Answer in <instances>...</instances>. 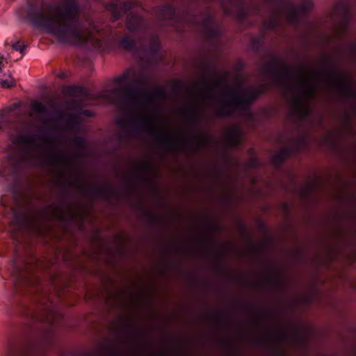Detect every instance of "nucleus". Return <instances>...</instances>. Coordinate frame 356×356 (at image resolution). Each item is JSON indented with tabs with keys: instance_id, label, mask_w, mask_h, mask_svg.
I'll list each match as a JSON object with an SVG mask.
<instances>
[{
	"instance_id": "de8ad7c7",
	"label": "nucleus",
	"mask_w": 356,
	"mask_h": 356,
	"mask_svg": "<svg viewBox=\"0 0 356 356\" xmlns=\"http://www.w3.org/2000/svg\"><path fill=\"white\" fill-rule=\"evenodd\" d=\"M117 124L122 127H126V122L124 119L122 118L118 120Z\"/></svg>"
},
{
	"instance_id": "473e14b6",
	"label": "nucleus",
	"mask_w": 356,
	"mask_h": 356,
	"mask_svg": "<svg viewBox=\"0 0 356 356\" xmlns=\"http://www.w3.org/2000/svg\"><path fill=\"white\" fill-rule=\"evenodd\" d=\"M135 71L132 70H127L124 74L117 78L116 81L119 83H127L131 76H135Z\"/></svg>"
},
{
	"instance_id": "680f3d73",
	"label": "nucleus",
	"mask_w": 356,
	"mask_h": 356,
	"mask_svg": "<svg viewBox=\"0 0 356 356\" xmlns=\"http://www.w3.org/2000/svg\"><path fill=\"white\" fill-rule=\"evenodd\" d=\"M4 175H3V171H0V177H3Z\"/></svg>"
},
{
	"instance_id": "bb28decb",
	"label": "nucleus",
	"mask_w": 356,
	"mask_h": 356,
	"mask_svg": "<svg viewBox=\"0 0 356 356\" xmlns=\"http://www.w3.org/2000/svg\"><path fill=\"white\" fill-rule=\"evenodd\" d=\"M33 111L40 115H47L48 109L45 104L40 102H34L31 104Z\"/></svg>"
},
{
	"instance_id": "6e6d98bb",
	"label": "nucleus",
	"mask_w": 356,
	"mask_h": 356,
	"mask_svg": "<svg viewBox=\"0 0 356 356\" xmlns=\"http://www.w3.org/2000/svg\"><path fill=\"white\" fill-rule=\"evenodd\" d=\"M298 70H299L300 73L301 74V75H305V70H304L303 68L300 67V68L298 69Z\"/></svg>"
},
{
	"instance_id": "20e7f679",
	"label": "nucleus",
	"mask_w": 356,
	"mask_h": 356,
	"mask_svg": "<svg viewBox=\"0 0 356 356\" xmlns=\"http://www.w3.org/2000/svg\"><path fill=\"white\" fill-rule=\"evenodd\" d=\"M202 84L207 90L210 92H213L216 88L226 86L229 89V92L227 94L230 96L229 104L235 109L243 111H250L252 105L259 97V93L256 92L254 88L246 90L243 94H240L238 88H232L228 84L227 74L220 76L214 84H211L208 79H204Z\"/></svg>"
},
{
	"instance_id": "72a5a7b5",
	"label": "nucleus",
	"mask_w": 356,
	"mask_h": 356,
	"mask_svg": "<svg viewBox=\"0 0 356 356\" xmlns=\"http://www.w3.org/2000/svg\"><path fill=\"white\" fill-rule=\"evenodd\" d=\"M68 122L71 126L72 130L79 131L80 130V122L79 121L77 116L72 115L68 118Z\"/></svg>"
},
{
	"instance_id": "49530a36",
	"label": "nucleus",
	"mask_w": 356,
	"mask_h": 356,
	"mask_svg": "<svg viewBox=\"0 0 356 356\" xmlns=\"http://www.w3.org/2000/svg\"><path fill=\"white\" fill-rule=\"evenodd\" d=\"M200 243L205 247H208L211 244V241L207 238H202Z\"/></svg>"
},
{
	"instance_id": "c03bdc74",
	"label": "nucleus",
	"mask_w": 356,
	"mask_h": 356,
	"mask_svg": "<svg viewBox=\"0 0 356 356\" xmlns=\"http://www.w3.org/2000/svg\"><path fill=\"white\" fill-rule=\"evenodd\" d=\"M183 90V84L181 81H177L174 86V90L178 93Z\"/></svg>"
},
{
	"instance_id": "2f4dec72",
	"label": "nucleus",
	"mask_w": 356,
	"mask_h": 356,
	"mask_svg": "<svg viewBox=\"0 0 356 356\" xmlns=\"http://www.w3.org/2000/svg\"><path fill=\"white\" fill-rule=\"evenodd\" d=\"M295 105L298 109L301 110L302 115L304 117H308L310 115V111L303 106V99L302 97L299 95L296 97L295 99Z\"/></svg>"
},
{
	"instance_id": "c9c22d12",
	"label": "nucleus",
	"mask_w": 356,
	"mask_h": 356,
	"mask_svg": "<svg viewBox=\"0 0 356 356\" xmlns=\"http://www.w3.org/2000/svg\"><path fill=\"white\" fill-rule=\"evenodd\" d=\"M254 90L259 93V97L263 95L266 94L270 89L268 84H260L257 88H254Z\"/></svg>"
},
{
	"instance_id": "2eb2a0df",
	"label": "nucleus",
	"mask_w": 356,
	"mask_h": 356,
	"mask_svg": "<svg viewBox=\"0 0 356 356\" xmlns=\"http://www.w3.org/2000/svg\"><path fill=\"white\" fill-rule=\"evenodd\" d=\"M214 16L208 13L202 21V25L207 36L211 39H215L220 35V30L214 26Z\"/></svg>"
},
{
	"instance_id": "8fccbe9b",
	"label": "nucleus",
	"mask_w": 356,
	"mask_h": 356,
	"mask_svg": "<svg viewBox=\"0 0 356 356\" xmlns=\"http://www.w3.org/2000/svg\"><path fill=\"white\" fill-rule=\"evenodd\" d=\"M4 59H5V58L3 57V56H2L0 54V72L1 71V67L3 65V60H4Z\"/></svg>"
},
{
	"instance_id": "f257e3e1",
	"label": "nucleus",
	"mask_w": 356,
	"mask_h": 356,
	"mask_svg": "<svg viewBox=\"0 0 356 356\" xmlns=\"http://www.w3.org/2000/svg\"><path fill=\"white\" fill-rule=\"evenodd\" d=\"M64 8L44 0H28L18 11L19 15L37 28L45 30L63 44L84 45L102 30L90 22L88 26L80 17L77 0H63Z\"/></svg>"
},
{
	"instance_id": "603ef678",
	"label": "nucleus",
	"mask_w": 356,
	"mask_h": 356,
	"mask_svg": "<svg viewBox=\"0 0 356 356\" xmlns=\"http://www.w3.org/2000/svg\"><path fill=\"white\" fill-rule=\"evenodd\" d=\"M109 354L111 356H115L118 355V351L115 350L111 349V350H109Z\"/></svg>"
},
{
	"instance_id": "a19ab883",
	"label": "nucleus",
	"mask_w": 356,
	"mask_h": 356,
	"mask_svg": "<svg viewBox=\"0 0 356 356\" xmlns=\"http://www.w3.org/2000/svg\"><path fill=\"white\" fill-rule=\"evenodd\" d=\"M51 159L55 162H58L65 160V156L60 153H54L51 155Z\"/></svg>"
},
{
	"instance_id": "09e8293b",
	"label": "nucleus",
	"mask_w": 356,
	"mask_h": 356,
	"mask_svg": "<svg viewBox=\"0 0 356 356\" xmlns=\"http://www.w3.org/2000/svg\"><path fill=\"white\" fill-rule=\"evenodd\" d=\"M212 228L216 232H220L221 229L220 226L218 224H213Z\"/></svg>"
},
{
	"instance_id": "39448f33",
	"label": "nucleus",
	"mask_w": 356,
	"mask_h": 356,
	"mask_svg": "<svg viewBox=\"0 0 356 356\" xmlns=\"http://www.w3.org/2000/svg\"><path fill=\"white\" fill-rule=\"evenodd\" d=\"M261 70L263 74L271 77L274 83L284 88L287 87L288 83L298 81L293 69L275 55L271 56V61L265 64Z\"/></svg>"
},
{
	"instance_id": "13d9d810",
	"label": "nucleus",
	"mask_w": 356,
	"mask_h": 356,
	"mask_svg": "<svg viewBox=\"0 0 356 356\" xmlns=\"http://www.w3.org/2000/svg\"><path fill=\"white\" fill-rule=\"evenodd\" d=\"M208 71H209V72H213V74H215L216 75L217 74V73H216L215 71L211 70L210 68H208Z\"/></svg>"
},
{
	"instance_id": "c756f323",
	"label": "nucleus",
	"mask_w": 356,
	"mask_h": 356,
	"mask_svg": "<svg viewBox=\"0 0 356 356\" xmlns=\"http://www.w3.org/2000/svg\"><path fill=\"white\" fill-rule=\"evenodd\" d=\"M12 122L11 120L5 117L4 113H0V131H10Z\"/></svg>"
},
{
	"instance_id": "bf43d9fd",
	"label": "nucleus",
	"mask_w": 356,
	"mask_h": 356,
	"mask_svg": "<svg viewBox=\"0 0 356 356\" xmlns=\"http://www.w3.org/2000/svg\"><path fill=\"white\" fill-rule=\"evenodd\" d=\"M217 268H218V270H220V271L222 270V267L221 266H217Z\"/></svg>"
},
{
	"instance_id": "dca6fc26",
	"label": "nucleus",
	"mask_w": 356,
	"mask_h": 356,
	"mask_svg": "<svg viewBox=\"0 0 356 356\" xmlns=\"http://www.w3.org/2000/svg\"><path fill=\"white\" fill-rule=\"evenodd\" d=\"M113 40L120 48L127 51H134L137 49L135 39L128 35L120 37L118 34H114Z\"/></svg>"
},
{
	"instance_id": "9d476101",
	"label": "nucleus",
	"mask_w": 356,
	"mask_h": 356,
	"mask_svg": "<svg viewBox=\"0 0 356 356\" xmlns=\"http://www.w3.org/2000/svg\"><path fill=\"white\" fill-rule=\"evenodd\" d=\"M137 6H139V3L135 0H113L106 4V9L111 13L113 22H116Z\"/></svg>"
},
{
	"instance_id": "e2e57ef3",
	"label": "nucleus",
	"mask_w": 356,
	"mask_h": 356,
	"mask_svg": "<svg viewBox=\"0 0 356 356\" xmlns=\"http://www.w3.org/2000/svg\"><path fill=\"white\" fill-rule=\"evenodd\" d=\"M234 356H239V355H234Z\"/></svg>"
},
{
	"instance_id": "393cba45",
	"label": "nucleus",
	"mask_w": 356,
	"mask_h": 356,
	"mask_svg": "<svg viewBox=\"0 0 356 356\" xmlns=\"http://www.w3.org/2000/svg\"><path fill=\"white\" fill-rule=\"evenodd\" d=\"M73 142L79 152H84L88 148L86 140L81 136H76L73 138Z\"/></svg>"
},
{
	"instance_id": "ddd939ff",
	"label": "nucleus",
	"mask_w": 356,
	"mask_h": 356,
	"mask_svg": "<svg viewBox=\"0 0 356 356\" xmlns=\"http://www.w3.org/2000/svg\"><path fill=\"white\" fill-rule=\"evenodd\" d=\"M125 25L130 33L138 32L145 26L144 18L139 15L131 13L126 17Z\"/></svg>"
},
{
	"instance_id": "864d4df0",
	"label": "nucleus",
	"mask_w": 356,
	"mask_h": 356,
	"mask_svg": "<svg viewBox=\"0 0 356 356\" xmlns=\"http://www.w3.org/2000/svg\"><path fill=\"white\" fill-rule=\"evenodd\" d=\"M60 79H65L67 77V74L65 72H62L58 76Z\"/></svg>"
},
{
	"instance_id": "f704fd0d",
	"label": "nucleus",
	"mask_w": 356,
	"mask_h": 356,
	"mask_svg": "<svg viewBox=\"0 0 356 356\" xmlns=\"http://www.w3.org/2000/svg\"><path fill=\"white\" fill-rule=\"evenodd\" d=\"M300 86L307 89L309 95H314L316 93V88L313 83L309 81H300Z\"/></svg>"
},
{
	"instance_id": "4be33fe9",
	"label": "nucleus",
	"mask_w": 356,
	"mask_h": 356,
	"mask_svg": "<svg viewBox=\"0 0 356 356\" xmlns=\"http://www.w3.org/2000/svg\"><path fill=\"white\" fill-rule=\"evenodd\" d=\"M65 92L70 96L74 97H82L86 96L87 92L83 87L77 85H72L66 86L65 88Z\"/></svg>"
},
{
	"instance_id": "c85d7f7f",
	"label": "nucleus",
	"mask_w": 356,
	"mask_h": 356,
	"mask_svg": "<svg viewBox=\"0 0 356 356\" xmlns=\"http://www.w3.org/2000/svg\"><path fill=\"white\" fill-rule=\"evenodd\" d=\"M152 97L157 99H164L167 97V92L164 88L158 86L155 88L153 92H149V95H147V97L148 98Z\"/></svg>"
},
{
	"instance_id": "6ab92c4d",
	"label": "nucleus",
	"mask_w": 356,
	"mask_h": 356,
	"mask_svg": "<svg viewBox=\"0 0 356 356\" xmlns=\"http://www.w3.org/2000/svg\"><path fill=\"white\" fill-rule=\"evenodd\" d=\"M185 113L188 115L191 123L194 127H198L202 124V118L200 111L193 106H190L185 109Z\"/></svg>"
},
{
	"instance_id": "58836bf2",
	"label": "nucleus",
	"mask_w": 356,
	"mask_h": 356,
	"mask_svg": "<svg viewBox=\"0 0 356 356\" xmlns=\"http://www.w3.org/2000/svg\"><path fill=\"white\" fill-rule=\"evenodd\" d=\"M247 165L250 168H258L260 167V162L256 157H252Z\"/></svg>"
},
{
	"instance_id": "aec40b11",
	"label": "nucleus",
	"mask_w": 356,
	"mask_h": 356,
	"mask_svg": "<svg viewBox=\"0 0 356 356\" xmlns=\"http://www.w3.org/2000/svg\"><path fill=\"white\" fill-rule=\"evenodd\" d=\"M303 15L295 6H289L288 8L286 19L289 24L292 25H298L300 23V17Z\"/></svg>"
},
{
	"instance_id": "b1692460",
	"label": "nucleus",
	"mask_w": 356,
	"mask_h": 356,
	"mask_svg": "<svg viewBox=\"0 0 356 356\" xmlns=\"http://www.w3.org/2000/svg\"><path fill=\"white\" fill-rule=\"evenodd\" d=\"M23 216L16 211L13 212V217L10 221V225L13 229V232L18 231L23 225Z\"/></svg>"
},
{
	"instance_id": "1a4fd4ad",
	"label": "nucleus",
	"mask_w": 356,
	"mask_h": 356,
	"mask_svg": "<svg viewBox=\"0 0 356 356\" xmlns=\"http://www.w3.org/2000/svg\"><path fill=\"white\" fill-rule=\"evenodd\" d=\"M355 1L352 0H337L334 7V14L341 24V31L346 32L353 18Z\"/></svg>"
},
{
	"instance_id": "cd10ccee",
	"label": "nucleus",
	"mask_w": 356,
	"mask_h": 356,
	"mask_svg": "<svg viewBox=\"0 0 356 356\" xmlns=\"http://www.w3.org/2000/svg\"><path fill=\"white\" fill-rule=\"evenodd\" d=\"M303 15H307L313 8V3L311 0H303L300 5L296 7Z\"/></svg>"
},
{
	"instance_id": "6e6552de",
	"label": "nucleus",
	"mask_w": 356,
	"mask_h": 356,
	"mask_svg": "<svg viewBox=\"0 0 356 356\" xmlns=\"http://www.w3.org/2000/svg\"><path fill=\"white\" fill-rule=\"evenodd\" d=\"M229 4L234 7L235 15L240 23H243L250 15L252 8L257 14L260 12V6L257 3H253L252 8H248L244 5V0H220V5L223 12L227 15H230L232 12L229 8Z\"/></svg>"
},
{
	"instance_id": "79ce46f5",
	"label": "nucleus",
	"mask_w": 356,
	"mask_h": 356,
	"mask_svg": "<svg viewBox=\"0 0 356 356\" xmlns=\"http://www.w3.org/2000/svg\"><path fill=\"white\" fill-rule=\"evenodd\" d=\"M138 169L142 172H147L150 169V165L147 163H143L138 165Z\"/></svg>"
},
{
	"instance_id": "412c9836",
	"label": "nucleus",
	"mask_w": 356,
	"mask_h": 356,
	"mask_svg": "<svg viewBox=\"0 0 356 356\" xmlns=\"http://www.w3.org/2000/svg\"><path fill=\"white\" fill-rule=\"evenodd\" d=\"M161 45L159 38L157 35L152 34L149 38L148 50L152 56H157L161 50Z\"/></svg>"
},
{
	"instance_id": "ea45409f",
	"label": "nucleus",
	"mask_w": 356,
	"mask_h": 356,
	"mask_svg": "<svg viewBox=\"0 0 356 356\" xmlns=\"http://www.w3.org/2000/svg\"><path fill=\"white\" fill-rule=\"evenodd\" d=\"M251 44L255 51H259L262 44L261 40L256 38L251 40Z\"/></svg>"
},
{
	"instance_id": "a211bd4d",
	"label": "nucleus",
	"mask_w": 356,
	"mask_h": 356,
	"mask_svg": "<svg viewBox=\"0 0 356 356\" xmlns=\"http://www.w3.org/2000/svg\"><path fill=\"white\" fill-rule=\"evenodd\" d=\"M15 143L21 146L26 154H30L35 145V140L29 135H19L15 139Z\"/></svg>"
},
{
	"instance_id": "f03ea898",
	"label": "nucleus",
	"mask_w": 356,
	"mask_h": 356,
	"mask_svg": "<svg viewBox=\"0 0 356 356\" xmlns=\"http://www.w3.org/2000/svg\"><path fill=\"white\" fill-rule=\"evenodd\" d=\"M147 81L148 78L143 76L142 79H134L133 85L120 89H114L113 92L118 97L116 105L124 107L129 113L127 116L133 121L131 129L134 131L146 133L152 136L157 143L166 149H179L185 147L188 140L181 141L172 138L162 131L155 121L145 116L130 113L134 108L138 107L140 104L139 95H143L147 97L149 95V91L144 88Z\"/></svg>"
},
{
	"instance_id": "7c9ffc66",
	"label": "nucleus",
	"mask_w": 356,
	"mask_h": 356,
	"mask_svg": "<svg viewBox=\"0 0 356 356\" xmlns=\"http://www.w3.org/2000/svg\"><path fill=\"white\" fill-rule=\"evenodd\" d=\"M145 214L148 221L154 225H161L164 222V219L161 216L147 211Z\"/></svg>"
},
{
	"instance_id": "9b49d317",
	"label": "nucleus",
	"mask_w": 356,
	"mask_h": 356,
	"mask_svg": "<svg viewBox=\"0 0 356 356\" xmlns=\"http://www.w3.org/2000/svg\"><path fill=\"white\" fill-rule=\"evenodd\" d=\"M69 184L76 185L80 190L84 192L88 196L92 197L101 198L105 200H110L112 197L115 196L118 192L114 190L111 186L107 184L105 186H95V187H83L82 186L78 179L74 180L73 182H70Z\"/></svg>"
},
{
	"instance_id": "052dcab7",
	"label": "nucleus",
	"mask_w": 356,
	"mask_h": 356,
	"mask_svg": "<svg viewBox=\"0 0 356 356\" xmlns=\"http://www.w3.org/2000/svg\"><path fill=\"white\" fill-rule=\"evenodd\" d=\"M85 114H86V115H88V116H90V115H90V111H86Z\"/></svg>"
},
{
	"instance_id": "7ed1b4c3",
	"label": "nucleus",
	"mask_w": 356,
	"mask_h": 356,
	"mask_svg": "<svg viewBox=\"0 0 356 356\" xmlns=\"http://www.w3.org/2000/svg\"><path fill=\"white\" fill-rule=\"evenodd\" d=\"M10 280L5 287L8 290V299L4 303V309L8 314H19L26 318L40 321L39 316L21 298L29 294L32 280L24 269L15 260L10 263Z\"/></svg>"
},
{
	"instance_id": "4468645a",
	"label": "nucleus",
	"mask_w": 356,
	"mask_h": 356,
	"mask_svg": "<svg viewBox=\"0 0 356 356\" xmlns=\"http://www.w3.org/2000/svg\"><path fill=\"white\" fill-rule=\"evenodd\" d=\"M296 151H298L297 147L291 146L282 148L280 152L273 155L272 162L273 165L277 168H280Z\"/></svg>"
},
{
	"instance_id": "e433bc0d",
	"label": "nucleus",
	"mask_w": 356,
	"mask_h": 356,
	"mask_svg": "<svg viewBox=\"0 0 356 356\" xmlns=\"http://www.w3.org/2000/svg\"><path fill=\"white\" fill-rule=\"evenodd\" d=\"M267 337L269 340L278 342L282 341L284 338V336L282 334L271 332L268 334Z\"/></svg>"
},
{
	"instance_id": "f8f14e48",
	"label": "nucleus",
	"mask_w": 356,
	"mask_h": 356,
	"mask_svg": "<svg viewBox=\"0 0 356 356\" xmlns=\"http://www.w3.org/2000/svg\"><path fill=\"white\" fill-rule=\"evenodd\" d=\"M281 1L282 0H266V2L272 7V14L264 22L265 26L269 30L276 31L280 25Z\"/></svg>"
},
{
	"instance_id": "4d7b16f0",
	"label": "nucleus",
	"mask_w": 356,
	"mask_h": 356,
	"mask_svg": "<svg viewBox=\"0 0 356 356\" xmlns=\"http://www.w3.org/2000/svg\"><path fill=\"white\" fill-rule=\"evenodd\" d=\"M264 341L263 340H258V341H257V345H258V346L263 345V344H264Z\"/></svg>"
},
{
	"instance_id": "37998d69",
	"label": "nucleus",
	"mask_w": 356,
	"mask_h": 356,
	"mask_svg": "<svg viewBox=\"0 0 356 356\" xmlns=\"http://www.w3.org/2000/svg\"><path fill=\"white\" fill-rule=\"evenodd\" d=\"M13 85H14L13 81L9 80V79L3 80V81H2V83H1L2 87L6 88H10Z\"/></svg>"
},
{
	"instance_id": "3c124183",
	"label": "nucleus",
	"mask_w": 356,
	"mask_h": 356,
	"mask_svg": "<svg viewBox=\"0 0 356 356\" xmlns=\"http://www.w3.org/2000/svg\"><path fill=\"white\" fill-rule=\"evenodd\" d=\"M215 254H216V257L218 258V259H221L224 256V254L222 252H218V251H216Z\"/></svg>"
},
{
	"instance_id": "5fc2aeb1",
	"label": "nucleus",
	"mask_w": 356,
	"mask_h": 356,
	"mask_svg": "<svg viewBox=\"0 0 356 356\" xmlns=\"http://www.w3.org/2000/svg\"><path fill=\"white\" fill-rule=\"evenodd\" d=\"M216 318L219 321H224L222 316L219 314L216 315Z\"/></svg>"
},
{
	"instance_id": "a878e982",
	"label": "nucleus",
	"mask_w": 356,
	"mask_h": 356,
	"mask_svg": "<svg viewBox=\"0 0 356 356\" xmlns=\"http://www.w3.org/2000/svg\"><path fill=\"white\" fill-rule=\"evenodd\" d=\"M228 138L232 146H237L240 143L239 130L237 127L231 130L228 134Z\"/></svg>"
},
{
	"instance_id": "a18cd8bd",
	"label": "nucleus",
	"mask_w": 356,
	"mask_h": 356,
	"mask_svg": "<svg viewBox=\"0 0 356 356\" xmlns=\"http://www.w3.org/2000/svg\"><path fill=\"white\" fill-rule=\"evenodd\" d=\"M194 141L200 146H202L204 143V140L202 136H195Z\"/></svg>"
},
{
	"instance_id": "5701e85b",
	"label": "nucleus",
	"mask_w": 356,
	"mask_h": 356,
	"mask_svg": "<svg viewBox=\"0 0 356 356\" xmlns=\"http://www.w3.org/2000/svg\"><path fill=\"white\" fill-rule=\"evenodd\" d=\"M217 116L222 118L229 117L232 114V110L228 106V102L222 101L217 111Z\"/></svg>"
},
{
	"instance_id": "423d86ee",
	"label": "nucleus",
	"mask_w": 356,
	"mask_h": 356,
	"mask_svg": "<svg viewBox=\"0 0 356 356\" xmlns=\"http://www.w3.org/2000/svg\"><path fill=\"white\" fill-rule=\"evenodd\" d=\"M324 65L325 66L324 70L314 72L313 75L316 78H325L329 80L346 97H355V92L352 90L346 81L341 79L338 71L332 67V60L330 56H325L324 57Z\"/></svg>"
},
{
	"instance_id": "f3484780",
	"label": "nucleus",
	"mask_w": 356,
	"mask_h": 356,
	"mask_svg": "<svg viewBox=\"0 0 356 356\" xmlns=\"http://www.w3.org/2000/svg\"><path fill=\"white\" fill-rule=\"evenodd\" d=\"M159 15L163 21H173L176 17V9L171 3H165L158 7Z\"/></svg>"
},
{
	"instance_id": "0eeeda50",
	"label": "nucleus",
	"mask_w": 356,
	"mask_h": 356,
	"mask_svg": "<svg viewBox=\"0 0 356 356\" xmlns=\"http://www.w3.org/2000/svg\"><path fill=\"white\" fill-rule=\"evenodd\" d=\"M48 348L45 339L26 340L21 344H10L4 356H45Z\"/></svg>"
},
{
	"instance_id": "4c0bfd02",
	"label": "nucleus",
	"mask_w": 356,
	"mask_h": 356,
	"mask_svg": "<svg viewBox=\"0 0 356 356\" xmlns=\"http://www.w3.org/2000/svg\"><path fill=\"white\" fill-rule=\"evenodd\" d=\"M12 47H13V50L18 51L22 55H24L25 50H26V44H22H22H20V42L19 41H17V42H15V43H13Z\"/></svg>"
}]
</instances>
